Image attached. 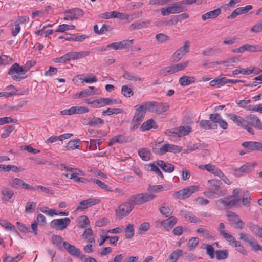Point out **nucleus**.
I'll return each instance as SVG.
<instances>
[{"label": "nucleus", "mask_w": 262, "mask_h": 262, "mask_svg": "<svg viewBox=\"0 0 262 262\" xmlns=\"http://www.w3.org/2000/svg\"><path fill=\"white\" fill-rule=\"evenodd\" d=\"M208 186L204 192V195L208 197L215 196H221L226 194V190L221 186L222 183L221 180L216 179L209 180L207 181Z\"/></svg>", "instance_id": "nucleus-1"}, {"label": "nucleus", "mask_w": 262, "mask_h": 262, "mask_svg": "<svg viewBox=\"0 0 262 262\" xmlns=\"http://www.w3.org/2000/svg\"><path fill=\"white\" fill-rule=\"evenodd\" d=\"M169 108V105L166 103H159L156 101H147L140 105V108L146 111L155 112L158 114H161L167 111Z\"/></svg>", "instance_id": "nucleus-2"}, {"label": "nucleus", "mask_w": 262, "mask_h": 262, "mask_svg": "<svg viewBox=\"0 0 262 262\" xmlns=\"http://www.w3.org/2000/svg\"><path fill=\"white\" fill-rule=\"evenodd\" d=\"M155 197L156 196L153 193L145 192L132 195L128 199V201L132 202L135 206L136 205H142L147 202L152 201Z\"/></svg>", "instance_id": "nucleus-3"}, {"label": "nucleus", "mask_w": 262, "mask_h": 262, "mask_svg": "<svg viewBox=\"0 0 262 262\" xmlns=\"http://www.w3.org/2000/svg\"><path fill=\"white\" fill-rule=\"evenodd\" d=\"M240 192L239 189H234L232 195L220 199L218 202L223 204L226 207L231 208L240 201L241 198L238 195Z\"/></svg>", "instance_id": "nucleus-4"}, {"label": "nucleus", "mask_w": 262, "mask_h": 262, "mask_svg": "<svg viewBox=\"0 0 262 262\" xmlns=\"http://www.w3.org/2000/svg\"><path fill=\"white\" fill-rule=\"evenodd\" d=\"M136 112L130 123V130L134 131L137 129L143 121L146 112L144 109L140 108V105L135 106Z\"/></svg>", "instance_id": "nucleus-5"}, {"label": "nucleus", "mask_w": 262, "mask_h": 262, "mask_svg": "<svg viewBox=\"0 0 262 262\" xmlns=\"http://www.w3.org/2000/svg\"><path fill=\"white\" fill-rule=\"evenodd\" d=\"M240 239L247 243L250 247L251 249L256 252H262V246L258 244V241L254 237L247 234L240 233L239 234Z\"/></svg>", "instance_id": "nucleus-6"}, {"label": "nucleus", "mask_w": 262, "mask_h": 262, "mask_svg": "<svg viewBox=\"0 0 262 262\" xmlns=\"http://www.w3.org/2000/svg\"><path fill=\"white\" fill-rule=\"evenodd\" d=\"M26 73V70H24L23 66H20L17 63H14L9 69L8 74L11 76L13 80L20 81L24 79V77L20 76Z\"/></svg>", "instance_id": "nucleus-7"}, {"label": "nucleus", "mask_w": 262, "mask_h": 262, "mask_svg": "<svg viewBox=\"0 0 262 262\" xmlns=\"http://www.w3.org/2000/svg\"><path fill=\"white\" fill-rule=\"evenodd\" d=\"M134 208L133 204L128 201L120 205L116 210V215L120 219L127 216Z\"/></svg>", "instance_id": "nucleus-8"}, {"label": "nucleus", "mask_w": 262, "mask_h": 262, "mask_svg": "<svg viewBox=\"0 0 262 262\" xmlns=\"http://www.w3.org/2000/svg\"><path fill=\"white\" fill-rule=\"evenodd\" d=\"M64 19L66 20H77L84 15L83 10L79 8H74L66 10L64 13Z\"/></svg>", "instance_id": "nucleus-9"}, {"label": "nucleus", "mask_w": 262, "mask_h": 262, "mask_svg": "<svg viewBox=\"0 0 262 262\" xmlns=\"http://www.w3.org/2000/svg\"><path fill=\"white\" fill-rule=\"evenodd\" d=\"M181 151V147L176 145L165 144L160 149L154 148L153 151L158 155H162L167 152L179 153Z\"/></svg>", "instance_id": "nucleus-10"}, {"label": "nucleus", "mask_w": 262, "mask_h": 262, "mask_svg": "<svg viewBox=\"0 0 262 262\" xmlns=\"http://www.w3.org/2000/svg\"><path fill=\"white\" fill-rule=\"evenodd\" d=\"M177 222L178 219L176 217L172 216L162 221H157L155 222V226L156 227L162 226L166 231H168L173 227Z\"/></svg>", "instance_id": "nucleus-11"}, {"label": "nucleus", "mask_w": 262, "mask_h": 262, "mask_svg": "<svg viewBox=\"0 0 262 262\" xmlns=\"http://www.w3.org/2000/svg\"><path fill=\"white\" fill-rule=\"evenodd\" d=\"M198 190V187L196 186H190L187 188L183 189L176 192L174 196L178 199H185L190 196L192 194Z\"/></svg>", "instance_id": "nucleus-12"}, {"label": "nucleus", "mask_w": 262, "mask_h": 262, "mask_svg": "<svg viewBox=\"0 0 262 262\" xmlns=\"http://www.w3.org/2000/svg\"><path fill=\"white\" fill-rule=\"evenodd\" d=\"M70 223L71 220L68 217L54 219L50 223V226L52 228L62 230L67 228Z\"/></svg>", "instance_id": "nucleus-13"}, {"label": "nucleus", "mask_w": 262, "mask_h": 262, "mask_svg": "<svg viewBox=\"0 0 262 262\" xmlns=\"http://www.w3.org/2000/svg\"><path fill=\"white\" fill-rule=\"evenodd\" d=\"M226 216L228 220L234 227L238 229H243L244 226V223L239 219L238 215L235 212L228 211Z\"/></svg>", "instance_id": "nucleus-14"}, {"label": "nucleus", "mask_w": 262, "mask_h": 262, "mask_svg": "<svg viewBox=\"0 0 262 262\" xmlns=\"http://www.w3.org/2000/svg\"><path fill=\"white\" fill-rule=\"evenodd\" d=\"M190 42L186 41L184 45L177 50L173 55V61H178L189 51Z\"/></svg>", "instance_id": "nucleus-15"}, {"label": "nucleus", "mask_w": 262, "mask_h": 262, "mask_svg": "<svg viewBox=\"0 0 262 262\" xmlns=\"http://www.w3.org/2000/svg\"><path fill=\"white\" fill-rule=\"evenodd\" d=\"M246 124L251 125L255 128L262 130V123L260 119L254 115H249L245 117Z\"/></svg>", "instance_id": "nucleus-16"}, {"label": "nucleus", "mask_w": 262, "mask_h": 262, "mask_svg": "<svg viewBox=\"0 0 262 262\" xmlns=\"http://www.w3.org/2000/svg\"><path fill=\"white\" fill-rule=\"evenodd\" d=\"M10 185L14 189L21 187L27 190H35V188L26 183L22 179L17 178L12 180Z\"/></svg>", "instance_id": "nucleus-17"}, {"label": "nucleus", "mask_w": 262, "mask_h": 262, "mask_svg": "<svg viewBox=\"0 0 262 262\" xmlns=\"http://www.w3.org/2000/svg\"><path fill=\"white\" fill-rule=\"evenodd\" d=\"M100 202V200L96 198H89L79 203L77 210H84L89 207L96 205Z\"/></svg>", "instance_id": "nucleus-18"}, {"label": "nucleus", "mask_w": 262, "mask_h": 262, "mask_svg": "<svg viewBox=\"0 0 262 262\" xmlns=\"http://www.w3.org/2000/svg\"><path fill=\"white\" fill-rule=\"evenodd\" d=\"M242 146L249 150L262 152V143L257 141H245L242 143Z\"/></svg>", "instance_id": "nucleus-19"}, {"label": "nucleus", "mask_w": 262, "mask_h": 262, "mask_svg": "<svg viewBox=\"0 0 262 262\" xmlns=\"http://www.w3.org/2000/svg\"><path fill=\"white\" fill-rule=\"evenodd\" d=\"M199 168L201 169H206L208 172L219 177L223 176L222 171L215 165L210 164L201 165L199 166Z\"/></svg>", "instance_id": "nucleus-20"}, {"label": "nucleus", "mask_w": 262, "mask_h": 262, "mask_svg": "<svg viewBox=\"0 0 262 262\" xmlns=\"http://www.w3.org/2000/svg\"><path fill=\"white\" fill-rule=\"evenodd\" d=\"M63 246L64 249L68 252V253L75 257H81V253L80 250L76 248L74 245L70 244L67 242H63Z\"/></svg>", "instance_id": "nucleus-21"}, {"label": "nucleus", "mask_w": 262, "mask_h": 262, "mask_svg": "<svg viewBox=\"0 0 262 262\" xmlns=\"http://www.w3.org/2000/svg\"><path fill=\"white\" fill-rule=\"evenodd\" d=\"M252 169L251 165L249 163H246L238 168L234 169V174L236 177H241L250 172Z\"/></svg>", "instance_id": "nucleus-22"}, {"label": "nucleus", "mask_w": 262, "mask_h": 262, "mask_svg": "<svg viewBox=\"0 0 262 262\" xmlns=\"http://www.w3.org/2000/svg\"><path fill=\"white\" fill-rule=\"evenodd\" d=\"M244 52H262V45L259 44L245 43L242 45Z\"/></svg>", "instance_id": "nucleus-23"}, {"label": "nucleus", "mask_w": 262, "mask_h": 262, "mask_svg": "<svg viewBox=\"0 0 262 262\" xmlns=\"http://www.w3.org/2000/svg\"><path fill=\"white\" fill-rule=\"evenodd\" d=\"M157 165L160 167L163 171L168 173H171L174 170V166L171 163H166L162 160H158Z\"/></svg>", "instance_id": "nucleus-24"}, {"label": "nucleus", "mask_w": 262, "mask_h": 262, "mask_svg": "<svg viewBox=\"0 0 262 262\" xmlns=\"http://www.w3.org/2000/svg\"><path fill=\"white\" fill-rule=\"evenodd\" d=\"M180 215L192 223H198L201 222V220L197 219L192 213L189 211L182 210L180 211Z\"/></svg>", "instance_id": "nucleus-25"}, {"label": "nucleus", "mask_w": 262, "mask_h": 262, "mask_svg": "<svg viewBox=\"0 0 262 262\" xmlns=\"http://www.w3.org/2000/svg\"><path fill=\"white\" fill-rule=\"evenodd\" d=\"M228 117L238 126L243 127L246 124L245 118L241 116L231 113L228 115Z\"/></svg>", "instance_id": "nucleus-26"}, {"label": "nucleus", "mask_w": 262, "mask_h": 262, "mask_svg": "<svg viewBox=\"0 0 262 262\" xmlns=\"http://www.w3.org/2000/svg\"><path fill=\"white\" fill-rule=\"evenodd\" d=\"M221 13V10L217 8L213 11L208 12L202 15L203 20H206L208 19H214L217 17Z\"/></svg>", "instance_id": "nucleus-27"}, {"label": "nucleus", "mask_w": 262, "mask_h": 262, "mask_svg": "<svg viewBox=\"0 0 262 262\" xmlns=\"http://www.w3.org/2000/svg\"><path fill=\"white\" fill-rule=\"evenodd\" d=\"M122 77L127 80L132 81H141L142 78L134 73L130 72L126 70H124L122 75Z\"/></svg>", "instance_id": "nucleus-28"}, {"label": "nucleus", "mask_w": 262, "mask_h": 262, "mask_svg": "<svg viewBox=\"0 0 262 262\" xmlns=\"http://www.w3.org/2000/svg\"><path fill=\"white\" fill-rule=\"evenodd\" d=\"M71 59L72 60H77L84 58L90 54V51L71 52H69Z\"/></svg>", "instance_id": "nucleus-29"}, {"label": "nucleus", "mask_w": 262, "mask_h": 262, "mask_svg": "<svg viewBox=\"0 0 262 262\" xmlns=\"http://www.w3.org/2000/svg\"><path fill=\"white\" fill-rule=\"evenodd\" d=\"M157 128V125L156 124L152 119H150L144 122L140 126V129L142 131L149 130L151 128Z\"/></svg>", "instance_id": "nucleus-30"}, {"label": "nucleus", "mask_w": 262, "mask_h": 262, "mask_svg": "<svg viewBox=\"0 0 262 262\" xmlns=\"http://www.w3.org/2000/svg\"><path fill=\"white\" fill-rule=\"evenodd\" d=\"M84 123H85L87 125H89L90 126H96L100 124H103L104 120L99 117H89V121L85 122H84Z\"/></svg>", "instance_id": "nucleus-31"}, {"label": "nucleus", "mask_w": 262, "mask_h": 262, "mask_svg": "<svg viewBox=\"0 0 262 262\" xmlns=\"http://www.w3.org/2000/svg\"><path fill=\"white\" fill-rule=\"evenodd\" d=\"M250 230L257 237L262 238V228L252 223L249 224Z\"/></svg>", "instance_id": "nucleus-32"}, {"label": "nucleus", "mask_w": 262, "mask_h": 262, "mask_svg": "<svg viewBox=\"0 0 262 262\" xmlns=\"http://www.w3.org/2000/svg\"><path fill=\"white\" fill-rule=\"evenodd\" d=\"M82 237L87 239V242L92 243L95 242V237L93 234V232L91 228H86L83 233L82 234Z\"/></svg>", "instance_id": "nucleus-33"}, {"label": "nucleus", "mask_w": 262, "mask_h": 262, "mask_svg": "<svg viewBox=\"0 0 262 262\" xmlns=\"http://www.w3.org/2000/svg\"><path fill=\"white\" fill-rule=\"evenodd\" d=\"M127 142V139L126 137L122 135H118L112 138L109 141L108 145L112 146L116 143H124Z\"/></svg>", "instance_id": "nucleus-34"}, {"label": "nucleus", "mask_w": 262, "mask_h": 262, "mask_svg": "<svg viewBox=\"0 0 262 262\" xmlns=\"http://www.w3.org/2000/svg\"><path fill=\"white\" fill-rule=\"evenodd\" d=\"M191 130L192 129L191 127L189 126H182L178 128H176V130H177V132L175 133L176 135H177L179 137H180L188 135L191 132Z\"/></svg>", "instance_id": "nucleus-35"}, {"label": "nucleus", "mask_w": 262, "mask_h": 262, "mask_svg": "<svg viewBox=\"0 0 262 262\" xmlns=\"http://www.w3.org/2000/svg\"><path fill=\"white\" fill-rule=\"evenodd\" d=\"M199 123L200 127L205 130L215 129L217 127L216 125H214L215 127L213 126V123L210 120H201Z\"/></svg>", "instance_id": "nucleus-36"}, {"label": "nucleus", "mask_w": 262, "mask_h": 262, "mask_svg": "<svg viewBox=\"0 0 262 262\" xmlns=\"http://www.w3.org/2000/svg\"><path fill=\"white\" fill-rule=\"evenodd\" d=\"M195 81V78L194 77L183 76L179 79V81L182 86H186L194 83Z\"/></svg>", "instance_id": "nucleus-37"}, {"label": "nucleus", "mask_w": 262, "mask_h": 262, "mask_svg": "<svg viewBox=\"0 0 262 262\" xmlns=\"http://www.w3.org/2000/svg\"><path fill=\"white\" fill-rule=\"evenodd\" d=\"M183 254V251L180 249L173 251L169 255L166 262H177L179 257Z\"/></svg>", "instance_id": "nucleus-38"}, {"label": "nucleus", "mask_w": 262, "mask_h": 262, "mask_svg": "<svg viewBox=\"0 0 262 262\" xmlns=\"http://www.w3.org/2000/svg\"><path fill=\"white\" fill-rule=\"evenodd\" d=\"M150 23V20L147 21H137L133 23L130 25L129 29L132 31L135 29H140L144 27H146Z\"/></svg>", "instance_id": "nucleus-39"}, {"label": "nucleus", "mask_w": 262, "mask_h": 262, "mask_svg": "<svg viewBox=\"0 0 262 262\" xmlns=\"http://www.w3.org/2000/svg\"><path fill=\"white\" fill-rule=\"evenodd\" d=\"M80 142V140L76 139L70 140L66 145V148L67 150H74L77 149L79 147V144Z\"/></svg>", "instance_id": "nucleus-40"}, {"label": "nucleus", "mask_w": 262, "mask_h": 262, "mask_svg": "<svg viewBox=\"0 0 262 262\" xmlns=\"http://www.w3.org/2000/svg\"><path fill=\"white\" fill-rule=\"evenodd\" d=\"M138 154L143 160L148 161L150 159L151 153L147 148H143L139 149Z\"/></svg>", "instance_id": "nucleus-41"}, {"label": "nucleus", "mask_w": 262, "mask_h": 262, "mask_svg": "<svg viewBox=\"0 0 262 262\" xmlns=\"http://www.w3.org/2000/svg\"><path fill=\"white\" fill-rule=\"evenodd\" d=\"M160 213L165 217H168L172 214L173 211L172 208L168 206H165V204L162 205L159 208Z\"/></svg>", "instance_id": "nucleus-42"}, {"label": "nucleus", "mask_w": 262, "mask_h": 262, "mask_svg": "<svg viewBox=\"0 0 262 262\" xmlns=\"http://www.w3.org/2000/svg\"><path fill=\"white\" fill-rule=\"evenodd\" d=\"M185 11L183 7L177 6L174 4L173 6L167 7V12L170 14L179 13Z\"/></svg>", "instance_id": "nucleus-43"}, {"label": "nucleus", "mask_w": 262, "mask_h": 262, "mask_svg": "<svg viewBox=\"0 0 262 262\" xmlns=\"http://www.w3.org/2000/svg\"><path fill=\"white\" fill-rule=\"evenodd\" d=\"M1 192L4 196L7 198V199L3 198V200L4 201H8V200L10 199L14 194V191L8 187L4 188Z\"/></svg>", "instance_id": "nucleus-44"}, {"label": "nucleus", "mask_w": 262, "mask_h": 262, "mask_svg": "<svg viewBox=\"0 0 262 262\" xmlns=\"http://www.w3.org/2000/svg\"><path fill=\"white\" fill-rule=\"evenodd\" d=\"M52 242L57 247L58 249L62 250L61 244L63 242V238L59 235H53L52 237Z\"/></svg>", "instance_id": "nucleus-45"}, {"label": "nucleus", "mask_w": 262, "mask_h": 262, "mask_svg": "<svg viewBox=\"0 0 262 262\" xmlns=\"http://www.w3.org/2000/svg\"><path fill=\"white\" fill-rule=\"evenodd\" d=\"M164 186L162 185H149L147 191L148 193H159L160 191H163Z\"/></svg>", "instance_id": "nucleus-46"}, {"label": "nucleus", "mask_w": 262, "mask_h": 262, "mask_svg": "<svg viewBox=\"0 0 262 262\" xmlns=\"http://www.w3.org/2000/svg\"><path fill=\"white\" fill-rule=\"evenodd\" d=\"M110 98H99L98 99H96V108H99L103 107L105 105H110Z\"/></svg>", "instance_id": "nucleus-47"}, {"label": "nucleus", "mask_w": 262, "mask_h": 262, "mask_svg": "<svg viewBox=\"0 0 262 262\" xmlns=\"http://www.w3.org/2000/svg\"><path fill=\"white\" fill-rule=\"evenodd\" d=\"M125 237L127 239H130L134 235V225L132 224H129L125 229Z\"/></svg>", "instance_id": "nucleus-48"}, {"label": "nucleus", "mask_w": 262, "mask_h": 262, "mask_svg": "<svg viewBox=\"0 0 262 262\" xmlns=\"http://www.w3.org/2000/svg\"><path fill=\"white\" fill-rule=\"evenodd\" d=\"M121 94L125 97H130L134 95V92L132 90L131 88L128 87V85H124L122 86Z\"/></svg>", "instance_id": "nucleus-49"}, {"label": "nucleus", "mask_w": 262, "mask_h": 262, "mask_svg": "<svg viewBox=\"0 0 262 262\" xmlns=\"http://www.w3.org/2000/svg\"><path fill=\"white\" fill-rule=\"evenodd\" d=\"M215 253L217 260L226 259L228 256V251L226 250H217Z\"/></svg>", "instance_id": "nucleus-50"}, {"label": "nucleus", "mask_w": 262, "mask_h": 262, "mask_svg": "<svg viewBox=\"0 0 262 262\" xmlns=\"http://www.w3.org/2000/svg\"><path fill=\"white\" fill-rule=\"evenodd\" d=\"M15 129L13 125H7L4 127V131L1 134V137L6 138L9 136L10 133Z\"/></svg>", "instance_id": "nucleus-51"}, {"label": "nucleus", "mask_w": 262, "mask_h": 262, "mask_svg": "<svg viewBox=\"0 0 262 262\" xmlns=\"http://www.w3.org/2000/svg\"><path fill=\"white\" fill-rule=\"evenodd\" d=\"M75 28L74 25H68L67 24L60 25L58 26L56 32H63L66 30H73Z\"/></svg>", "instance_id": "nucleus-52"}, {"label": "nucleus", "mask_w": 262, "mask_h": 262, "mask_svg": "<svg viewBox=\"0 0 262 262\" xmlns=\"http://www.w3.org/2000/svg\"><path fill=\"white\" fill-rule=\"evenodd\" d=\"M239 61V58L236 57H230L226 59V60L223 61V64L224 66H233L234 64L238 62Z\"/></svg>", "instance_id": "nucleus-53"}, {"label": "nucleus", "mask_w": 262, "mask_h": 262, "mask_svg": "<svg viewBox=\"0 0 262 262\" xmlns=\"http://www.w3.org/2000/svg\"><path fill=\"white\" fill-rule=\"evenodd\" d=\"M94 89L95 87L89 86L88 89H84L81 91L83 98L94 95L95 93L94 92Z\"/></svg>", "instance_id": "nucleus-54"}, {"label": "nucleus", "mask_w": 262, "mask_h": 262, "mask_svg": "<svg viewBox=\"0 0 262 262\" xmlns=\"http://www.w3.org/2000/svg\"><path fill=\"white\" fill-rule=\"evenodd\" d=\"M12 61V58L7 55H2L0 56V65L6 66Z\"/></svg>", "instance_id": "nucleus-55"}, {"label": "nucleus", "mask_w": 262, "mask_h": 262, "mask_svg": "<svg viewBox=\"0 0 262 262\" xmlns=\"http://www.w3.org/2000/svg\"><path fill=\"white\" fill-rule=\"evenodd\" d=\"M36 207V203L33 202H28L25 206V212L29 213H33Z\"/></svg>", "instance_id": "nucleus-56"}, {"label": "nucleus", "mask_w": 262, "mask_h": 262, "mask_svg": "<svg viewBox=\"0 0 262 262\" xmlns=\"http://www.w3.org/2000/svg\"><path fill=\"white\" fill-rule=\"evenodd\" d=\"M156 39L159 43H163L169 40L170 37L163 33H159L156 35Z\"/></svg>", "instance_id": "nucleus-57"}, {"label": "nucleus", "mask_w": 262, "mask_h": 262, "mask_svg": "<svg viewBox=\"0 0 262 262\" xmlns=\"http://www.w3.org/2000/svg\"><path fill=\"white\" fill-rule=\"evenodd\" d=\"M90 223L88 217L85 215H82L79 219V224L82 228H84L86 226L90 224Z\"/></svg>", "instance_id": "nucleus-58"}, {"label": "nucleus", "mask_w": 262, "mask_h": 262, "mask_svg": "<svg viewBox=\"0 0 262 262\" xmlns=\"http://www.w3.org/2000/svg\"><path fill=\"white\" fill-rule=\"evenodd\" d=\"M92 181L101 189L105 190L106 191H111L109 189V187L107 185L105 184L104 182H102L99 179L94 178Z\"/></svg>", "instance_id": "nucleus-59"}, {"label": "nucleus", "mask_w": 262, "mask_h": 262, "mask_svg": "<svg viewBox=\"0 0 262 262\" xmlns=\"http://www.w3.org/2000/svg\"><path fill=\"white\" fill-rule=\"evenodd\" d=\"M242 202L246 207H249L250 205V196L248 191L244 193Z\"/></svg>", "instance_id": "nucleus-60"}, {"label": "nucleus", "mask_w": 262, "mask_h": 262, "mask_svg": "<svg viewBox=\"0 0 262 262\" xmlns=\"http://www.w3.org/2000/svg\"><path fill=\"white\" fill-rule=\"evenodd\" d=\"M199 239L198 237H192L188 242V245L191 248L190 250H193L198 245Z\"/></svg>", "instance_id": "nucleus-61"}, {"label": "nucleus", "mask_w": 262, "mask_h": 262, "mask_svg": "<svg viewBox=\"0 0 262 262\" xmlns=\"http://www.w3.org/2000/svg\"><path fill=\"white\" fill-rule=\"evenodd\" d=\"M74 114H81L88 112L89 110L85 106H74Z\"/></svg>", "instance_id": "nucleus-62"}, {"label": "nucleus", "mask_w": 262, "mask_h": 262, "mask_svg": "<svg viewBox=\"0 0 262 262\" xmlns=\"http://www.w3.org/2000/svg\"><path fill=\"white\" fill-rule=\"evenodd\" d=\"M223 237L230 243V244L232 246H234L238 241L236 240L235 238L231 234L227 233L225 234Z\"/></svg>", "instance_id": "nucleus-63"}, {"label": "nucleus", "mask_w": 262, "mask_h": 262, "mask_svg": "<svg viewBox=\"0 0 262 262\" xmlns=\"http://www.w3.org/2000/svg\"><path fill=\"white\" fill-rule=\"evenodd\" d=\"M262 31V22L258 23L254 25L251 29L250 31L254 33H259Z\"/></svg>", "instance_id": "nucleus-64"}]
</instances>
